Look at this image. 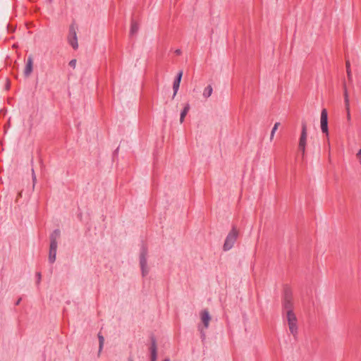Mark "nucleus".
<instances>
[{"label":"nucleus","instance_id":"nucleus-1","mask_svg":"<svg viewBox=\"0 0 361 361\" xmlns=\"http://www.w3.org/2000/svg\"><path fill=\"white\" fill-rule=\"evenodd\" d=\"M60 237V231L59 230L54 231L50 236V247L49 253V261L50 263H54L56 260V250H57V240Z\"/></svg>","mask_w":361,"mask_h":361},{"label":"nucleus","instance_id":"nucleus-2","mask_svg":"<svg viewBox=\"0 0 361 361\" xmlns=\"http://www.w3.org/2000/svg\"><path fill=\"white\" fill-rule=\"evenodd\" d=\"M286 320L290 334L296 336L298 330V319L292 310L286 311Z\"/></svg>","mask_w":361,"mask_h":361},{"label":"nucleus","instance_id":"nucleus-3","mask_svg":"<svg viewBox=\"0 0 361 361\" xmlns=\"http://www.w3.org/2000/svg\"><path fill=\"white\" fill-rule=\"evenodd\" d=\"M238 234L239 231L235 227H233L225 239L223 245V249L224 251H228L234 246V244L237 240Z\"/></svg>","mask_w":361,"mask_h":361},{"label":"nucleus","instance_id":"nucleus-4","mask_svg":"<svg viewBox=\"0 0 361 361\" xmlns=\"http://www.w3.org/2000/svg\"><path fill=\"white\" fill-rule=\"evenodd\" d=\"M307 139V129L305 123L302 125L301 135L299 140L298 147L302 152V155L305 156L306 152V145Z\"/></svg>","mask_w":361,"mask_h":361},{"label":"nucleus","instance_id":"nucleus-5","mask_svg":"<svg viewBox=\"0 0 361 361\" xmlns=\"http://www.w3.org/2000/svg\"><path fill=\"white\" fill-rule=\"evenodd\" d=\"M200 317L201 322L203 325V327L204 329H207L209 327V323L212 320V316L209 314V312L208 311V310L204 309V310H202V311H200Z\"/></svg>","mask_w":361,"mask_h":361},{"label":"nucleus","instance_id":"nucleus-6","mask_svg":"<svg viewBox=\"0 0 361 361\" xmlns=\"http://www.w3.org/2000/svg\"><path fill=\"white\" fill-rule=\"evenodd\" d=\"M320 124L322 131L328 135V114L326 109L322 110Z\"/></svg>","mask_w":361,"mask_h":361},{"label":"nucleus","instance_id":"nucleus-7","mask_svg":"<svg viewBox=\"0 0 361 361\" xmlns=\"http://www.w3.org/2000/svg\"><path fill=\"white\" fill-rule=\"evenodd\" d=\"M68 42L71 46L76 49L78 47L77 34L75 28L73 27H70L69 35L68 38Z\"/></svg>","mask_w":361,"mask_h":361},{"label":"nucleus","instance_id":"nucleus-8","mask_svg":"<svg viewBox=\"0 0 361 361\" xmlns=\"http://www.w3.org/2000/svg\"><path fill=\"white\" fill-rule=\"evenodd\" d=\"M140 265L142 271V275L145 276L149 273V267L147 266V258L145 252H142L140 255Z\"/></svg>","mask_w":361,"mask_h":361},{"label":"nucleus","instance_id":"nucleus-9","mask_svg":"<svg viewBox=\"0 0 361 361\" xmlns=\"http://www.w3.org/2000/svg\"><path fill=\"white\" fill-rule=\"evenodd\" d=\"M343 95H344V102H345V106L346 110V117L348 121H350L351 116H350V100H349V95L348 92V90L345 86L343 87Z\"/></svg>","mask_w":361,"mask_h":361},{"label":"nucleus","instance_id":"nucleus-10","mask_svg":"<svg viewBox=\"0 0 361 361\" xmlns=\"http://www.w3.org/2000/svg\"><path fill=\"white\" fill-rule=\"evenodd\" d=\"M33 61L31 56H29L27 61L26 66L24 70L25 77H29L32 71Z\"/></svg>","mask_w":361,"mask_h":361},{"label":"nucleus","instance_id":"nucleus-11","mask_svg":"<svg viewBox=\"0 0 361 361\" xmlns=\"http://www.w3.org/2000/svg\"><path fill=\"white\" fill-rule=\"evenodd\" d=\"M182 75H183V71H180L177 75L176 79L175 80V81L173 82V97L176 95V94L178 92V88L180 86V83L181 81Z\"/></svg>","mask_w":361,"mask_h":361},{"label":"nucleus","instance_id":"nucleus-12","mask_svg":"<svg viewBox=\"0 0 361 361\" xmlns=\"http://www.w3.org/2000/svg\"><path fill=\"white\" fill-rule=\"evenodd\" d=\"M151 361H157V347L154 341L152 342L150 346Z\"/></svg>","mask_w":361,"mask_h":361},{"label":"nucleus","instance_id":"nucleus-13","mask_svg":"<svg viewBox=\"0 0 361 361\" xmlns=\"http://www.w3.org/2000/svg\"><path fill=\"white\" fill-rule=\"evenodd\" d=\"M213 92V87L211 85H207L202 91V97L204 99H207Z\"/></svg>","mask_w":361,"mask_h":361},{"label":"nucleus","instance_id":"nucleus-14","mask_svg":"<svg viewBox=\"0 0 361 361\" xmlns=\"http://www.w3.org/2000/svg\"><path fill=\"white\" fill-rule=\"evenodd\" d=\"M189 109H190L189 104H186L185 106L184 107L183 110L180 113V123H183L184 122L185 118Z\"/></svg>","mask_w":361,"mask_h":361},{"label":"nucleus","instance_id":"nucleus-15","mask_svg":"<svg viewBox=\"0 0 361 361\" xmlns=\"http://www.w3.org/2000/svg\"><path fill=\"white\" fill-rule=\"evenodd\" d=\"M283 305L287 311L288 310H292L293 304H292L291 299L288 297H286Z\"/></svg>","mask_w":361,"mask_h":361},{"label":"nucleus","instance_id":"nucleus-16","mask_svg":"<svg viewBox=\"0 0 361 361\" xmlns=\"http://www.w3.org/2000/svg\"><path fill=\"white\" fill-rule=\"evenodd\" d=\"M280 126V123L279 122H276L274 123V127L271 131V133H270V140L272 141L274 140V137L275 136V133L276 132V130H278V128L279 126Z\"/></svg>","mask_w":361,"mask_h":361},{"label":"nucleus","instance_id":"nucleus-17","mask_svg":"<svg viewBox=\"0 0 361 361\" xmlns=\"http://www.w3.org/2000/svg\"><path fill=\"white\" fill-rule=\"evenodd\" d=\"M98 338H99V353H100L103 348V345H104V338L103 336L99 334Z\"/></svg>","mask_w":361,"mask_h":361},{"label":"nucleus","instance_id":"nucleus-18","mask_svg":"<svg viewBox=\"0 0 361 361\" xmlns=\"http://www.w3.org/2000/svg\"><path fill=\"white\" fill-rule=\"evenodd\" d=\"M346 71L348 79L350 80L352 79L351 71H350V63L349 61H347L345 63Z\"/></svg>","mask_w":361,"mask_h":361},{"label":"nucleus","instance_id":"nucleus-19","mask_svg":"<svg viewBox=\"0 0 361 361\" xmlns=\"http://www.w3.org/2000/svg\"><path fill=\"white\" fill-rule=\"evenodd\" d=\"M138 30V25L135 23H133L130 27V33L135 34Z\"/></svg>","mask_w":361,"mask_h":361},{"label":"nucleus","instance_id":"nucleus-20","mask_svg":"<svg viewBox=\"0 0 361 361\" xmlns=\"http://www.w3.org/2000/svg\"><path fill=\"white\" fill-rule=\"evenodd\" d=\"M76 60L75 59H72L70 62H69V66L71 67H72L73 68H75V66H76Z\"/></svg>","mask_w":361,"mask_h":361},{"label":"nucleus","instance_id":"nucleus-21","mask_svg":"<svg viewBox=\"0 0 361 361\" xmlns=\"http://www.w3.org/2000/svg\"><path fill=\"white\" fill-rule=\"evenodd\" d=\"M32 181H33V186H34L35 183H36V181H37V178H36V176L35 175L34 170H32Z\"/></svg>","mask_w":361,"mask_h":361},{"label":"nucleus","instance_id":"nucleus-22","mask_svg":"<svg viewBox=\"0 0 361 361\" xmlns=\"http://www.w3.org/2000/svg\"><path fill=\"white\" fill-rule=\"evenodd\" d=\"M357 157L360 159V162L361 163V149H360L357 153Z\"/></svg>","mask_w":361,"mask_h":361},{"label":"nucleus","instance_id":"nucleus-23","mask_svg":"<svg viewBox=\"0 0 361 361\" xmlns=\"http://www.w3.org/2000/svg\"><path fill=\"white\" fill-rule=\"evenodd\" d=\"M175 53H176V54H177V55H180V54H181V51H180V49H176V50L175 51Z\"/></svg>","mask_w":361,"mask_h":361},{"label":"nucleus","instance_id":"nucleus-24","mask_svg":"<svg viewBox=\"0 0 361 361\" xmlns=\"http://www.w3.org/2000/svg\"><path fill=\"white\" fill-rule=\"evenodd\" d=\"M162 361H171V360L169 358L167 357V358L164 359Z\"/></svg>","mask_w":361,"mask_h":361},{"label":"nucleus","instance_id":"nucleus-25","mask_svg":"<svg viewBox=\"0 0 361 361\" xmlns=\"http://www.w3.org/2000/svg\"><path fill=\"white\" fill-rule=\"evenodd\" d=\"M37 277H39V279H40V277H41V274H40V273H38V274H37Z\"/></svg>","mask_w":361,"mask_h":361},{"label":"nucleus","instance_id":"nucleus-26","mask_svg":"<svg viewBox=\"0 0 361 361\" xmlns=\"http://www.w3.org/2000/svg\"><path fill=\"white\" fill-rule=\"evenodd\" d=\"M20 300H17V305L19 304Z\"/></svg>","mask_w":361,"mask_h":361}]
</instances>
